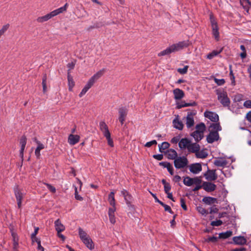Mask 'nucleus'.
<instances>
[{"label": "nucleus", "mask_w": 251, "mask_h": 251, "mask_svg": "<svg viewBox=\"0 0 251 251\" xmlns=\"http://www.w3.org/2000/svg\"><path fill=\"white\" fill-rule=\"evenodd\" d=\"M209 127L212 128V131H217V132L222 130V127L219 123H212L210 125Z\"/></svg>", "instance_id": "nucleus-36"}, {"label": "nucleus", "mask_w": 251, "mask_h": 251, "mask_svg": "<svg viewBox=\"0 0 251 251\" xmlns=\"http://www.w3.org/2000/svg\"><path fill=\"white\" fill-rule=\"evenodd\" d=\"M201 180L198 177L193 178V184L201 185Z\"/></svg>", "instance_id": "nucleus-58"}, {"label": "nucleus", "mask_w": 251, "mask_h": 251, "mask_svg": "<svg viewBox=\"0 0 251 251\" xmlns=\"http://www.w3.org/2000/svg\"><path fill=\"white\" fill-rule=\"evenodd\" d=\"M218 96V99L224 107L229 106L230 101L228 98L226 92L224 91H217L216 93Z\"/></svg>", "instance_id": "nucleus-4"}, {"label": "nucleus", "mask_w": 251, "mask_h": 251, "mask_svg": "<svg viewBox=\"0 0 251 251\" xmlns=\"http://www.w3.org/2000/svg\"><path fill=\"white\" fill-rule=\"evenodd\" d=\"M104 137L106 138L107 140V143L108 145L110 147H113L114 146V144L112 139L111 138V134H109V135H105Z\"/></svg>", "instance_id": "nucleus-46"}, {"label": "nucleus", "mask_w": 251, "mask_h": 251, "mask_svg": "<svg viewBox=\"0 0 251 251\" xmlns=\"http://www.w3.org/2000/svg\"><path fill=\"white\" fill-rule=\"evenodd\" d=\"M108 201L111 206H115V200L114 198V193L111 192L108 195Z\"/></svg>", "instance_id": "nucleus-39"}, {"label": "nucleus", "mask_w": 251, "mask_h": 251, "mask_svg": "<svg viewBox=\"0 0 251 251\" xmlns=\"http://www.w3.org/2000/svg\"><path fill=\"white\" fill-rule=\"evenodd\" d=\"M183 183L187 186H190L193 184V178L186 176L184 178Z\"/></svg>", "instance_id": "nucleus-37"}, {"label": "nucleus", "mask_w": 251, "mask_h": 251, "mask_svg": "<svg viewBox=\"0 0 251 251\" xmlns=\"http://www.w3.org/2000/svg\"><path fill=\"white\" fill-rule=\"evenodd\" d=\"M14 195L17 200V205L19 208L22 206V203L25 194L23 190L18 186L16 185L14 188Z\"/></svg>", "instance_id": "nucleus-3"}, {"label": "nucleus", "mask_w": 251, "mask_h": 251, "mask_svg": "<svg viewBox=\"0 0 251 251\" xmlns=\"http://www.w3.org/2000/svg\"><path fill=\"white\" fill-rule=\"evenodd\" d=\"M46 79L47 77L45 75L42 80L43 90L44 93H45L47 90Z\"/></svg>", "instance_id": "nucleus-51"}, {"label": "nucleus", "mask_w": 251, "mask_h": 251, "mask_svg": "<svg viewBox=\"0 0 251 251\" xmlns=\"http://www.w3.org/2000/svg\"><path fill=\"white\" fill-rule=\"evenodd\" d=\"M180 137L179 136H175L171 139V143L173 144H176L177 142L179 143L180 141Z\"/></svg>", "instance_id": "nucleus-60"}, {"label": "nucleus", "mask_w": 251, "mask_h": 251, "mask_svg": "<svg viewBox=\"0 0 251 251\" xmlns=\"http://www.w3.org/2000/svg\"><path fill=\"white\" fill-rule=\"evenodd\" d=\"M210 20L212 29V34L215 37V39L217 41H218L219 40V32L217 23L212 15H211L210 16Z\"/></svg>", "instance_id": "nucleus-5"}, {"label": "nucleus", "mask_w": 251, "mask_h": 251, "mask_svg": "<svg viewBox=\"0 0 251 251\" xmlns=\"http://www.w3.org/2000/svg\"><path fill=\"white\" fill-rule=\"evenodd\" d=\"M168 171L169 172L171 175H174V169L172 165L169 163L168 165V167L166 168Z\"/></svg>", "instance_id": "nucleus-56"}, {"label": "nucleus", "mask_w": 251, "mask_h": 251, "mask_svg": "<svg viewBox=\"0 0 251 251\" xmlns=\"http://www.w3.org/2000/svg\"><path fill=\"white\" fill-rule=\"evenodd\" d=\"M188 66H185L183 68H178L177 70V72L182 75L186 74L187 73Z\"/></svg>", "instance_id": "nucleus-45"}, {"label": "nucleus", "mask_w": 251, "mask_h": 251, "mask_svg": "<svg viewBox=\"0 0 251 251\" xmlns=\"http://www.w3.org/2000/svg\"><path fill=\"white\" fill-rule=\"evenodd\" d=\"M47 186L48 188V189L52 193H55L56 192V189L55 188L52 186L50 184H47Z\"/></svg>", "instance_id": "nucleus-62"}, {"label": "nucleus", "mask_w": 251, "mask_h": 251, "mask_svg": "<svg viewBox=\"0 0 251 251\" xmlns=\"http://www.w3.org/2000/svg\"><path fill=\"white\" fill-rule=\"evenodd\" d=\"M218 239V238L215 236H209L206 239H205V241L207 242L216 243L217 242Z\"/></svg>", "instance_id": "nucleus-49"}, {"label": "nucleus", "mask_w": 251, "mask_h": 251, "mask_svg": "<svg viewBox=\"0 0 251 251\" xmlns=\"http://www.w3.org/2000/svg\"><path fill=\"white\" fill-rule=\"evenodd\" d=\"M196 130L195 131H198V132H201V133H203L204 130H205V126L204 124L203 123H201L199 124H198L196 126Z\"/></svg>", "instance_id": "nucleus-41"}, {"label": "nucleus", "mask_w": 251, "mask_h": 251, "mask_svg": "<svg viewBox=\"0 0 251 251\" xmlns=\"http://www.w3.org/2000/svg\"><path fill=\"white\" fill-rule=\"evenodd\" d=\"M174 166L177 169H183L187 166L188 160L185 156L177 157L174 160Z\"/></svg>", "instance_id": "nucleus-2"}, {"label": "nucleus", "mask_w": 251, "mask_h": 251, "mask_svg": "<svg viewBox=\"0 0 251 251\" xmlns=\"http://www.w3.org/2000/svg\"><path fill=\"white\" fill-rule=\"evenodd\" d=\"M169 146L170 144L169 143L167 142H164L161 145H158L159 151L161 153L164 152V151L168 149Z\"/></svg>", "instance_id": "nucleus-35"}, {"label": "nucleus", "mask_w": 251, "mask_h": 251, "mask_svg": "<svg viewBox=\"0 0 251 251\" xmlns=\"http://www.w3.org/2000/svg\"><path fill=\"white\" fill-rule=\"evenodd\" d=\"M68 81L69 85V90H72V88L75 85V82L73 80V77L71 75L70 72H68Z\"/></svg>", "instance_id": "nucleus-33"}, {"label": "nucleus", "mask_w": 251, "mask_h": 251, "mask_svg": "<svg viewBox=\"0 0 251 251\" xmlns=\"http://www.w3.org/2000/svg\"><path fill=\"white\" fill-rule=\"evenodd\" d=\"M244 107L247 108H251V100H246L243 104Z\"/></svg>", "instance_id": "nucleus-59"}, {"label": "nucleus", "mask_w": 251, "mask_h": 251, "mask_svg": "<svg viewBox=\"0 0 251 251\" xmlns=\"http://www.w3.org/2000/svg\"><path fill=\"white\" fill-rule=\"evenodd\" d=\"M190 171L194 174L199 173L202 170L201 165L200 163L192 164L189 166Z\"/></svg>", "instance_id": "nucleus-13"}, {"label": "nucleus", "mask_w": 251, "mask_h": 251, "mask_svg": "<svg viewBox=\"0 0 251 251\" xmlns=\"http://www.w3.org/2000/svg\"><path fill=\"white\" fill-rule=\"evenodd\" d=\"M180 204L183 210L185 211L187 210V206L185 204V200L183 198L180 199Z\"/></svg>", "instance_id": "nucleus-57"}, {"label": "nucleus", "mask_w": 251, "mask_h": 251, "mask_svg": "<svg viewBox=\"0 0 251 251\" xmlns=\"http://www.w3.org/2000/svg\"><path fill=\"white\" fill-rule=\"evenodd\" d=\"M79 139L80 136L79 135L71 134L68 137V142L70 145H75L79 142Z\"/></svg>", "instance_id": "nucleus-18"}, {"label": "nucleus", "mask_w": 251, "mask_h": 251, "mask_svg": "<svg viewBox=\"0 0 251 251\" xmlns=\"http://www.w3.org/2000/svg\"><path fill=\"white\" fill-rule=\"evenodd\" d=\"M54 225L55 229L57 231V233L63 231L65 230V227L61 224L59 219H57L55 221Z\"/></svg>", "instance_id": "nucleus-26"}, {"label": "nucleus", "mask_w": 251, "mask_h": 251, "mask_svg": "<svg viewBox=\"0 0 251 251\" xmlns=\"http://www.w3.org/2000/svg\"><path fill=\"white\" fill-rule=\"evenodd\" d=\"M191 141L187 138H182L178 143V146L181 150L188 149Z\"/></svg>", "instance_id": "nucleus-16"}, {"label": "nucleus", "mask_w": 251, "mask_h": 251, "mask_svg": "<svg viewBox=\"0 0 251 251\" xmlns=\"http://www.w3.org/2000/svg\"><path fill=\"white\" fill-rule=\"evenodd\" d=\"M104 71V69H102L98 72L89 79L87 83L92 86L95 82L102 75Z\"/></svg>", "instance_id": "nucleus-9"}, {"label": "nucleus", "mask_w": 251, "mask_h": 251, "mask_svg": "<svg viewBox=\"0 0 251 251\" xmlns=\"http://www.w3.org/2000/svg\"><path fill=\"white\" fill-rule=\"evenodd\" d=\"M121 194L124 197L126 204H130L132 200L131 196L125 190L122 191Z\"/></svg>", "instance_id": "nucleus-28"}, {"label": "nucleus", "mask_w": 251, "mask_h": 251, "mask_svg": "<svg viewBox=\"0 0 251 251\" xmlns=\"http://www.w3.org/2000/svg\"><path fill=\"white\" fill-rule=\"evenodd\" d=\"M202 201L207 205H211L217 203V199L211 197H204L202 199Z\"/></svg>", "instance_id": "nucleus-22"}, {"label": "nucleus", "mask_w": 251, "mask_h": 251, "mask_svg": "<svg viewBox=\"0 0 251 251\" xmlns=\"http://www.w3.org/2000/svg\"><path fill=\"white\" fill-rule=\"evenodd\" d=\"M128 109L126 107H122L119 108L118 110L119 120L121 125H123L126 120V117L127 114Z\"/></svg>", "instance_id": "nucleus-7"}, {"label": "nucleus", "mask_w": 251, "mask_h": 251, "mask_svg": "<svg viewBox=\"0 0 251 251\" xmlns=\"http://www.w3.org/2000/svg\"><path fill=\"white\" fill-rule=\"evenodd\" d=\"M78 234L80 238L82 241L90 237L87 235V233L85 231H84L81 227L78 228Z\"/></svg>", "instance_id": "nucleus-30"}, {"label": "nucleus", "mask_w": 251, "mask_h": 251, "mask_svg": "<svg viewBox=\"0 0 251 251\" xmlns=\"http://www.w3.org/2000/svg\"><path fill=\"white\" fill-rule=\"evenodd\" d=\"M164 191L165 193L170 192V191L171 189V186L170 184L168 183L167 184L164 186Z\"/></svg>", "instance_id": "nucleus-63"}, {"label": "nucleus", "mask_w": 251, "mask_h": 251, "mask_svg": "<svg viewBox=\"0 0 251 251\" xmlns=\"http://www.w3.org/2000/svg\"><path fill=\"white\" fill-rule=\"evenodd\" d=\"M219 139V135L217 131L211 130L206 137V140L208 143H213L215 141H218Z\"/></svg>", "instance_id": "nucleus-8"}, {"label": "nucleus", "mask_w": 251, "mask_h": 251, "mask_svg": "<svg viewBox=\"0 0 251 251\" xmlns=\"http://www.w3.org/2000/svg\"><path fill=\"white\" fill-rule=\"evenodd\" d=\"M9 26L8 24L4 25L2 26V28L0 30V36H1L3 33L7 30Z\"/></svg>", "instance_id": "nucleus-52"}, {"label": "nucleus", "mask_w": 251, "mask_h": 251, "mask_svg": "<svg viewBox=\"0 0 251 251\" xmlns=\"http://www.w3.org/2000/svg\"><path fill=\"white\" fill-rule=\"evenodd\" d=\"M173 93L175 100H180L184 96V93L183 91L179 88H176L174 89L173 91Z\"/></svg>", "instance_id": "nucleus-21"}, {"label": "nucleus", "mask_w": 251, "mask_h": 251, "mask_svg": "<svg viewBox=\"0 0 251 251\" xmlns=\"http://www.w3.org/2000/svg\"><path fill=\"white\" fill-rule=\"evenodd\" d=\"M197 105V103L195 101L191 103H187L185 101H182L180 104H178L177 106L178 108H181L182 107H187V106H194Z\"/></svg>", "instance_id": "nucleus-32"}, {"label": "nucleus", "mask_w": 251, "mask_h": 251, "mask_svg": "<svg viewBox=\"0 0 251 251\" xmlns=\"http://www.w3.org/2000/svg\"><path fill=\"white\" fill-rule=\"evenodd\" d=\"M156 144H157L156 141L155 140H152L151 141L146 143L145 146L146 147L149 148V147H151L152 145H156Z\"/></svg>", "instance_id": "nucleus-55"}, {"label": "nucleus", "mask_w": 251, "mask_h": 251, "mask_svg": "<svg viewBox=\"0 0 251 251\" xmlns=\"http://www.w3.org/2000/svg\"><path fill=\"white\" fill-rule=\"evenodd\" d=\"M82 242L90 250H92L94 249V244L90 237L84 239Z\"/></svg>", "instance_id": "nucleus-29"}, {"label": "nucleus", "mask_w": 251, "mask_h": 251, "mask_svg": "<svg viewBox=\"0 0 251 251\" xmlns=\"http://www.w3.org/2000/svg\"><path fill=\"white\" fill-rule=\"evenodd\" d=\"M152 157L157 160H161L163 158V155L162 154H154Z\"/></svg>", "instance_id": "nucleus-61"}, {"label": "nucleus", "mask_w": 251, "mask_h": 251, "mask_svg": "<svg viewBox=\"0 0 251 251\" xmlns=\"http://www.w3.org/2000/svg\"><path fill=\"white\" fill-rule=\"evenodd\" d=\"M173 126L175 128L182 130L183 128V124L181 120L179 119L178 115L176 116L175 118L173 121Z\"/></svg>", "instance_id": "nucleus-17"}, {"label": "nucleus", "mask_w": 251, "mask_h": 251, "mask_svg": "<svg viewBox=\"0 0 251 251\" xmlns=\"http://www.w3.org/2000/svg\"><path fill=\"white\" fill-rule=\"evenodd\" d=\"M232 235V231L227 230L225 232H222L219 234V238L220 239H226L230 237Z\"/></svg>", "instance_id": "nucleus-34"}, {"label": "nucleus", "mask_w": 251, "mask_h": 251, "mask_svg": "<svg viewBox=\"0 0 251 251\" xmlns=\"http://www.w3.org/2000/svg\"><path fill=\"white\" fill-rule=\"evenodd\" d=\"M166 154L168 157V158L170 159H175L176 157H177V153L176 151L174 149H170L167 151Z\"/></svg>", "instance_id": "nucleus-25"}, {"label": "nucleus", "mask_w": 251, "mask_h": 251, "mask_svg": "<svg viewBox=\"0 0 251 251\" xmlns=\"http://www.w3.org/2000/svg\"><path fill=\"white\" fill-rule=\"evenodd\" d=\"M202 184L203 189L207 192H213L215 190L216 188V185L210 182H203Z\"/></svg>", "instance_id": "nucleus-14"}, {"label": "nucleus", "mask_w": 251, "mask_h": 251, "mask_svg": "<svg viewBox=\"0 0 251 251\" xmlns=\"http://www.w3.org/2000/svg\"><path fill=\"white\" fill-rule=\"evenodd\" d=\"M227 163V161L223 158L217 159L214 161V165L218 167H225Z\"/></svg>", "instance_id": "nucleus-24"}, {"label": "nucleus", "mask_w": 251, "mask_h": 251, "mask_svg": "<svg viewBox=\"0 0 251 251\" xmlns=\"http://www.w3.org/2000/svg\"><path fill=\"white\" fill-rule=\"evenodd\" d=\"M197 211L202 215H206L208 214V211L201 206H199L197 207Z\"/></svg>", "instance_id": "nucleus-43"}, {"label": "nucleus", "mask_w": 251, "mask_h": 251, "mask_svg": "<svg viewBox=\"0 0 251 251\" xmlns=\"http://www.w3.org/2000/svg\"><path fill=\"white\" fill-rule=\"evenodd\" d=\"M104 71V69H102L98 72L89 79L87 83L92 86L95 82L102 75Z\"/></svg>", "instance_id": "nucleus-10"}, {"label": "nucleus", "mask_w": 251, "mask_h": 251, "mask_svg": "<svg viewBox=\"0 0 251 251\" xmlns=\"http://www.w3.org/2000/svg\"><path fill=\"white\" fill-rule=\"evenodd\" d=\"M189 45V41H183L179 42L176 44H174L169 46L165 50L158 53L159 56L170 55L171 53L178 51L184 48L188 47Z\"/></svg>", "instance_id": "nucleus-1"}, {"label": "nucleus", "mask_w": 251, "mask_h": 251, "mask_svg": "<svg viewBox=\"0 0 251 251\" xmlns=\"http://www.w3.org/2000/svg\"><path fill=\"white\" fill-rule=\"evenodd\" d=\"M223 49H220L219 50H214L211 52L209 53L207 55V58L209 59H211L214 58L215 56L218 55L222 51Z\"/></svg>", "instance_id": "nucleus-31"}, {"label": "nucleus", "mask_w": 251, "mask_h": 251, "mask_svg": "<svg viewBox=\"0 0 251 251\" xmlns=\"http://www.w3.org/2000/svg\"><path fill=\"white\" fill-rule=\"evenodd\" d=\"M196 114L195 110L187 112V115L186 118V125L187 128H189L192 127L194 125V116Z\"/></svg>", "instance_id": "nucleus-6"}, {"label": "nucleus", "mask_w": 251, "mask_h": 251, "mask_svg": "<svg viewBox=\"0 0 251 251\" xmlns=\"http://www.w3.org/2000/svg\"><path fill=\"white\" fill-rule=\"evenodd\" d=\"M75 198L76 200L80 201L83 200V198L78 194L77 189L76 187H75Z\"/></svg>", "instance_id": "nucleus-54"}, {"label": "nucleus", "mask_w": 251, "mask_h": 251, "mask_svg": "<svg viewBox=\"0 0 251 251\" xmlns=\"http://www.w3.org/2000/svg\"><path fill=\"white\" fill-rule=\"evenodd\" d=\"M195 154L196 157L199 158H205L208 155L207 153L203 150L198 151Z\"/></svg>", "instance_id": "nucleus-38"}, {"label": "nucleus", "mask_w": 251, "mask_h": 251, "mask_svg": "<svg viewBox=\"0 0 251 251\" xmlns=\"http://www.w3.org/2000/svg\"><path fill=\"white\" fill-rule=\"evenodd\" d=\"M187 150L188 151L190 152L195 153L196 154V152H198V151H200V146L197 143H192L191 142Z\"/></svg>", "instance_id": "nucleus-20"}, {"label": "nucleus", "mask_w": 251, "mask_h": 251, "mask_svg": "<svg viewBox=\"0 0 251 251\" xmlns=\"http://www.w3.org/2000/svg\"><path fill=\"white\" fill-rule=\"evenodd\" d=\"M222 224L223 222L220 220H218L211 222V225L213 226H218L222 225Z\"/></svg>", "instance_id": "nucleus-50"}, {"label": "nucleus", "mask_w": 251, "mask_h": 251, "mask_svg": "<svg viewBox=\"0 0 251 251\" xmlns=\"http://www.w3.org/2000/svg\"><path fill=\"white\" fill-rule=\"evenodd\" d=\"M204 117L209 119L213 122H217L219 121V116L215 112L206 111L204 113Z\"/></svg>", "instance_id": "nucleus-12"}, {"label": "nucleus", "mask_w": 251, "mask_h": 251, "mask_svg": "<svg viewBox=\"0 0 251 251\" xmlns=\"http://www.w3.org/2000/svg\"><path fill=\"white\" fill-rule=\"evenodd\" d=\"M229 76H230V79L231 80V84L232 86H235L236 84L235 80V76L234 75L233 71L231 69V66H230L229 67Z\"/></svg>", "instance_id": "nucleus-42"}, {"label": "nucleus", "mask_w": 251, "mask_h": 251, "mask_svg": "<svg viewBox=\"0 0 251 251\" xmlns=\"http://www.w3.org/2000/svg\"><path fill=\"white\" fill-rule=\"evenodd\" d=\"M191 135L195 139L196 142L201 140L203 137V133L198 131H195L191 134Z\"/></svg>", "instance_id": "nucleus-27"}, {"label": "nucleus", "mask_w": 251, "mask_h": 251, "mask_svg": "<svg viewBox=\"0 0 251 251\" xmlns=\"http://www.w3.org/2000/svg\"><path fill=\"white\" fill-rule=\"evenodd\" d=\"M100 128L104 136L105 135H109V134L110 133L108 130V126L104 122L101 121L100 123Z\"/></svg>", "instance_id": "nucleus-23"}, {"label": "nucleus", "mask_w": 251, "mask_h": 251, "mask_svg": "<svg viewBox=\"0 0 251 251\" xmlns=\"http://www.w3.org/2000/svg\"><path fill=\"white\" fill-rule=\"evenodd\" d=\"M26 144V138L25 135L21 137L20 139V144L21 146V149L20 151V155L23 159L24 157V151L25 149V147Z\"/></svg>", "instance_id": "nucleus-19"}, {"label": "nucleus", "mask_w": 251, "mask_h": 251, "mask_svg": "<svg viewBox=\"0 0 251 251\" xmlns=\"http://www.w3.org/2000/svg\"><path fill=\"white\" fill-rule=\"evenodd\" d=\"M108 216H109V217L110 222L112 224H114L115 223V222H116L114 214H112V215L110 214V215H108Z\"/></svg>", "instance_id": "nucleus-64"}, {"label": "nucleus", "mask_w": 251, "mask_h": 251, "mask_svg": "<svg viewBox=\"0 0 251 251\" xmlns=\"http://www.w3.org/2000/svg\"><path fill=\"white\" fill-rule=\"evenodd\" d=\"M38 230H39V227H35L34 228V231L31 235V238L32 240L37 238L36 237V235L38 233Z\"/></svg>", "instance_id": "nucleus-53"}, {"label": "nucleus", "mask_w": 251, "mask_h": 251, "mask_svg": "<svg viewBox=\"0 0 251 251\" xmlns=\"http://www.w3.org/2000/svg\"><path fill=\"white\" fill-rule=\"evenodd\" d=\"M206 179L209 181L215 180L217 178V175L216 174V170H208L204 174Z\"/></svg>", "instance_id": "nucleus-11"}, {"label": "nucleus", "mask_w": 251, "mask_h": 251, "mask_svg": "<svg viewBox=\"0 0 251 251\" xmlns=\"http://www.w3.org/2000/svg\"><path fill=\"white\" fill-rule=\"evenodd\" d=\"M50 19H51L49 13L44 16L38 17L37 19V21L39 23H43L48 21Z\"/></svg>", "instance_id": "nucleus-40"}, {"label": "nucleus", "mask_w": 251, "mask_h": 251, "mask_svg": "<svg viewBox=\"0 0 251 251\" xmlns=\"http://www.w3.org/2000/svg\"><path fill=\"white\" fill-rule=\"evenodd\" d=\"M232 240L233 243L235 245H244L247 243V239L242 236H234Z\"/></svg>", "instance_id": "nucleus-15"}, {"label": "nucleus", "mask_w": 251, "mask_h": 251, "mask_svg": "<svg viewBox=\"0 0 251 251\" xmlns=\"http://www.w3.org/2000/svg\"><path fill=\"white\" fill-rule=\"evenodd\" d=\"M214 82L219 86L223 85L225 83V80L223 78L218 79L217 78H214Z\"/></svg>", "instance_id": "nucleus-47"}, {"label": "nucleus", "mask_w": 251, "mask_h": 251, "mask_svg": "<svg viewBox=\"0 0 251 251\" xmlns=\"http://www.w3.org/2000/svg\"><path fill=\"white\" fill-rule=\"evenodd\" d=\"M68 6V4L67 3H66L63 6L57 9L56 10L58 12V13L60 14V13H63L64 11H66Z\"/></svg>", "instance_id": "nucleus-48"}, {"label": "nucleus", "mask_w": 251, "mask_h": 251, "mask_svg": "<svg viewBox=\"0 0 251 251\" xmlns=\"http://www.w3.org/2000/svg\"><path fill=\"white\" fill-rule=\"evenodd\" d=\"M32 241L33 242H35L37 243V245H38L37 249L38 250L41 251H44V248L41 246V241L39 239L36 238V239L32 240Z\"/></svg>", "instance_id": "nucleus-44"}]
</instances>
